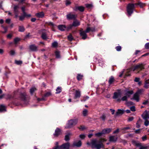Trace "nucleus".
Here are the masks:
<instances>
[{
	"label": "nucleus",
	"mask_w": 149,
	"mask_h": 149,
	"mask_svg": "<svg viewBox=\"0 0 149 149\" xmlns=\"http://www.w3.org/2000/svg\"><path fill=\"white\" fill-rule=\"evenodd\" d=\"M26 95L25 93H14L13 95H8V98L9 99L15 98L22 101L25 102L26 99Z\"/></svg>",
	"instance_id": "1"
},
{
	"label": "nucleus",
	"mask_w": 149,
	"mask_h": 149,
	"mask_svg": "<svg viewBox=\"0 0 149 149\" xmlns=\"http://www.w3.org/2000/svg\"><path fill=\"white\" fill-rule=\"evenodd\" d=\"M91 144L93 147L97 149H100L102 147H104V145L101 141H98L95 139L92 140L91 143L89 142L87 143V145H90Z\"/></svg>",
	"instance_id": "2"
},
{
	"label": "nucleus",
	"mask_w": 149,
	"mask_h": 149,
	"mask_svg": "<svg viewBox=\"0 0 149 149\" xmlns=\"http://www.w3.org/2000/svg\"><path fill=\"white\" fill-rule=\"evenodd\" d=\"M135 8L133 3H129L126 6L127 15L129 17L131 16L133 13Z\"/></svg>",
	"instance_id": "3"
},
{
	"label": "nucleus",
	"mask_w": 149,
	"mask_h": 149,
	"mask_svg": "<svg viewBox=\"0 0 149 149\" xmlns=\"http://www.w3.org/2000/svg\"><path fill=\"white\" fill-rule=\"evenodd\" d=\"M78 121V119L77 118L70 119L68 121L66 128L69 129L73 127L77 124Z\"/></svg>",
	"instance_id": "4"
},
{
	"label": "nucleus",
	"mask_w": 149,
	"mask_h": 149,
	"mask_svg": "<svg viewBox=\"0 0 149 149\" xmlns=\"http://www.w3.org/2000/svg\"><path fill=\"white\" fill-rule=\"evenodd\" d=\"M80 22L77 20H76L73 22L72 24H70L68 26L67 31H68L70 29H72L73 27H77L80 25Z\"/></svg>",
	"instance_id": "5"
},
{
	"label": "nucleus",
	"mask_w": 149,
	"mask_h": 149,
	"mask_svg": "<svg viewBox=\"0 0 149 149\" xmlns=\"http://www.w3.org/2000/svg\"><path fill=\"white\" fill-rule=\"evenodd\" d=\"M73 10L75 11H79L81 12H83L85 10L84 7L82 6H78L77 4L73 8Z\"/></svg>",
	"instance_id": "6"
},
{
	"label": "nucleus",
	"mask_w": 149,
	"mask_h": 149,
	"mask_svg": "<svg viewBox=\"0 0 149 149\" xmlns=\"http://www.w3.org/2000/svg\"><path fill=\"white\" fill-rule=\"evenodd\" d=\"M144 69V66L143 64L136 65L134 66L132 68V69L134 71L138 69H139L140 70H141Z\"/></svg>",
	"instance_id": "7"
},
{
	"label": "nucleus",
	"mask_w": 149,
	"mask_h": 149,
	"mask_svg": "<svg viewBox=\"0 0 149 149\" xmlns=\"http://www.w3.org/2000/svg\"><path fill=\"white\" fill-rule=\"evenodd\" d=\"M67 19L70 20L71 19H75L76 18V16L74 14H72L70 13L67 14L66 15Z\"/></svg>",
	"instance_id": "8"
},
{
	"label": "nucleus",
	"mask_w": 149,
	"mask_h": 149,
	"mask_svg": "<svg viewBox=\"0 0 149 149\" xmlns=\"http://www.w3.org/2000/svg\"><path fill=\"white\" fill-rule=\"evenodd\" d=\"M66 143H63L60 146H55L53 147V149H63V148L64 149H66L67 148Z\"/></svg>",
	"instance_id": "9"
},
{
	"label": "nucleus",
	"mask_w": 149,
	"mask_h": 149,
	"mask_svg": "<svg viewBox=\"0 0 149 149\" xmlns=\"http://www.w3.org/2000/svg\"><path fill=\"white\" fill-rule=\"evenodd\" d=\"M86 33L85 31L83 30H80V35L82 37V38L83 40H85L87 37Z\"/></svg>",
	"instance_id": "10"
},
{
	"label": "nucleus",
	"mask_w": 149,
	"mask_h": 149,
	"mask_svg": "<svg viewBox=\"0 0 149 149\" xmlns=\"http://www.w3.org/2000/svg\"><path fill=\"white\" fill-rule=\"evenodd\" d=\"M61 133V130L59 128H57L55 130V133L53 134L55 137H58Z\"/></svg>",
	"instance_id": "11"
},
{
	"label": "nucleus",
	"mask_w": 149,
	"mask_h": 149,
	"mask_svg": "<svg viewBox=\"0 0 149 149\" xmlns=\"http://www.w3.org/2000/svg\"><path fill=\"white\" fill-rule=\"evenodd\" d=\"M29 49L33 52H36L38 51L37 47L34 44L30 45L29 46Z\"/></svg>",
	"instance_id": "12"
},
{
	"label": "nucleus",
	"mask_w": 149,
	"mask_h": 149,
	"mask_svg": "<svg viewBox=\"0 0 149 149\" xmlns=\"http://www.w3.org/2000/svg\"><path fill=\"white\" fill-rule=\"evenodd\" d=\"M58 29L60 30L63 31L66 29L67 31L68 27H67L64 25H60L58 26Z\"/></svg>",
	"instance_id": "13"
},
{
	"label": "nucleus",
	"mask_w": 149,
	"mask_h": 149,
	"mask_svg": "<svg viewBox=\"0 0 149 149\" xmlns=\"http://www.w3.org/2000/svg\"><path fill=\"white\" fill-rule=\"evenodd\" d=\"M125 110L123 109H118L117 111L116 112L115 115V117H116L117 116L119 115H122L123 114Z\"/></svg>",
	"instance_id": "14"
},
{
	"label": "nucleus",
	"mask_w": 149,
	"mask_h": 149,
	"mask_svg": "<svg viewBox=\"0 0 149 149\" xmlns=\"http://www.w3.org/2000/svg\"><path fill=\"white\" fill-rule=\"evenodd\" d=\"M118 138L115 136H109V141L110 142H116Z\"/></svg>",
	"instance_id": "15"
},
{
	"label": "nucleus",
	"mask_w": 149,
	"mask_h": 149,
	"mask_svg": "<svg viewBox=\"0 0 149 149\" xmlns=\"http://www.w3.org/2000/svg\"><path fill=\"white\" fill-rule=\"evenodd\" d=\"M82 145V142L80 141H79L78 142H74L72 145V146H76L77 147H80Z\"/></svg>",
	"instance_id": "16"
},
{
	"label": "nucleus",
	"mask_w": 149,
	"mask_h": 149,
	"mask_svg": "<svg viewBox=\"0 0 149 149\" xmlns=\"http://www.w3.org/2000/svg\"><path fill=\"white\" fill-rule=\"evenodd\" d=\"M5 69L6 70L5 71V73H4V74L6 78H8V74L10 73V70L8 68L7 66L5 67Z\"/></svg>",
	"instance_id": "17"
},
{
	"label": "nucleus",
	"mask_w": 149,
	"mask_h": 149,
	"mask_svg": "<svg viewBox=\"0 0 149 149\" xmlns=\"http://www.w3.org/2000/svg\"><path fill=\"white\" fill-rule=\"evenodd\" d=\"M121 93L120 92H115L113 93V99H117L118 97L120 96Z\"/></svg>",
	"instance_id": "18"
},
{
	"label": "nucleus",
	"mask_w": 149,
	"mask_h": 149,
	"mask_svg": "<svg viewBox=\"0 0 149 149\" xmlns=\"http://www.w3.org/2000/svg\"><path fill=\"white\" fill-rule=\"evenodd\" d=\"M111 128H105L102 130V132L103 134H108L110 133L111 131Z\"/></svg>",
	"instance_id": "19"
},
{
	"label": "nucleus",
	"mask_w": 149,
	"mask_h": 149,
	"mask_svg": "<svg viewBox=\"0 0 149 149\" xmlns=\"http://www.w3.org/2000/svg\"><path fill=\"white\" fill-rule=\"evenodd\" d=\"M134 93V92L132 90L129 91H127L126 93L125 94V95L127 97V99L128 97H130V95Z\"/></svg>",
	"instance_id": "20"
},
{
	"label": "nucleus",
	"mask_w": 149,
	"mask_h": 149,
	"mask_svg": "<svg viewBox=\"0 0 149 149\" xmlns=\"http://www.w3.org/2000/svg\"><path fill=\"white\" fill-rule=\"evenodd\" d=\"M121 101L127 102V97L126 96H124L122 97L121 99L120 98H118L116 100V101L118 102H120Z\"/></svg>",
	"instance_id": "21"
},
{
	"label": "nucleus",
	"mask_w": 149,
	"mask_h": 149,
	"mask_svg": "<svg viewBox=\"0 0 149 149\" xmlns=\"http://www.w3.org/2000/svg\"><path fill=\"white\" fill-rule=\"evenodd\" d=\"M131 100L133 99L138 102L139 100V95L136 94V93L134 95L133 97L131 98Z\"/></svg>",
	"instance_id": "22"
},
{
	"label": "nucleus",
	"mask_w": 149,
	"mask_h": 149,
	"mask_svg": "<svg viewBox=\"0 0 149 149\" xmlns=\"http://www.w3.org/2000/svg\"><path fill=\"white\" fill-rule=\"evenodd\" d=\"M81 96V93L78 90H76L75 91V95L74 96V99H77V98H79Z\"/></svg>",
	"instance_id": "23"
},
{
	"label": "nucleus",
	"mask_w": 149,
	"mask_h": 149,
	"mask_svg": "<svg viewBox=\"0 0 149 149\" xmlns=\"http://www.w3.org/2000/svg\"><path fill=\"white\" fill-rule=\"evenodd\" d=\"M25 28L23 26L21 25L18 26V31L19 32H23L25 31Z\"/></svg>",
	"instance_id": "24"
},
{
	"label": "nucleus",
	"mask_w": 149,
	"mask_h": 149,
	"mask_svg": "<svg viewBox=\"0 0 149 149\" xmlns=\"http://www.w3.org/2000/svg\"><path fill=\"white\" fill-rule=\"evenodd\" d=\"M132 143L133 145L137 147H140L142 146L141 143H137L136 141L135 140L132 141Z\"/></svg>",
	"instance_id": "25"
},
{
	"label": "nucleus",
	"mask_w": 149,
	"mask_h": 149,
	"mask_svg": "<svg viewBox=\"0 0 149 149\" xmlns=\"http://www.w3.org/2000/svg\"><path fill=\"white\" fill-rule=\"evenodd\" d=\"M115 81L114 77L113 76H111L109 79L108 83L109 85H111Z\"/></svg>",
	"instance_id": "26"
},
{
	"label": "nucleus",
	"mask_w": 149,
	"mask_h": 149,
	"mask_svg": "<svg viewBox=\"0 0 149 149\" xmlns=\"http://www.w3.org/2000/svg\"><path fill=\"white\" fill-rule=\"evenodd\" d=\"M54 53L56 58H61L60 52L59 51L56 50Z\"/></svg>",
	"instance_id": "27"
},
{
	"label": "nucleus",
	"mask_w": 149,
	"mask_h": 149,
	"mask_svg": "<svg viewBox=\"0 0 149 149\" xmlns=\"http://www.w3.org/2000/svg\"><path fill=\"white\" fill-rule=\"evenodd\" d=\"M6 111V107L3 105H0V112H2Z\"/></svg>",
	"instance_id": "28"
},
{
	"label": "nucleus",
	"mask_w": 149,
	"mask_h": 149,
	"mask_svg": "<svg viewBox=\"0 0 149 149\" xmlns=\"http://www.w3.org/2000/svg\"><path fill=\"white\" fill-rule=\"evenodd\" d=\"M36 15L39 18H42L44 16V14L43 12H42L36 13Z\"/></svg>",
	"instance_id": "29"
},
{
	"label": "nucleus",
	"mask_w": 149,
	"mask_h": 149,
	"mask_svg": "<svg viewBox=\"0 0 149 149\" xmlns=\"http://www.w3.org/2000/svg\"><path fill=\"white\" fill-rule=\"evenodd\" d=\"M130 128L129 127H125L121 129V130H122V132L123 134L127 132H126V130H127L130 129Z\"/></svg>",
	"instance_id": "30"
},
{
	"label": "nucleus",
	"mask_w": 149,
	"mask_h": 149,
	"mask_svg": "<svg viewBox=\"0 0 149 149\" xmlns=\"http://www.w3.org/2000/svg\"><path fill=\"white\" fill-rule=\"evenodd\" d=\"M19 8V6L18 5H14L13 7L14 12V13H19L18 9Z\"/></svg>",
	"instance_id": "31"
},
{
	"label": "nucleus",
	"mask_w": 149,
	"mask_h": 149,
	"mask_svg": "<svg viewBox=\"0 0 149 149\" xmlns=\"http://www.w3.org/2000/svg\"><path fill=\"white\" fill-rule=\"evenodd\" d=\"M37 90L36 88L34 87H32L30 90V92L31 95H33L34 92Z\"/></svg>",
	"instance_id": "32"
},
{
	"label": "nucleus",
	"mask_w": 149,
	"mask_h": 149,
	"mask_svg": "<svg viewBox=\"0 0 149 149\" xmlns=\"http://www.w3.org/2000/svg\"><path fill=\"white\" fill-rule=\"evenodd\" d=\"M41 37L44 40H46L47 39V34L45 33H43L42 34Z\"/></svg>",
	"instance_id": "33"
},
{
	"label": "nucleus",
	"mask_w": 149,
	"mask_h": 149,
	"mask_svg": "<svg viewBox=\"0 0 149 149\" xmlns=\"http://www.w3.org/2000/svg\"><path fill=\"white\" fill-rule=\"evenodd\" d=\"M52 95L51 93L50 92H47L46 93L43 95L44 97L45 98V97H48Z\"/></svg>",
	"instance_id": "34"
},
{
	"label": "nucleus",
	"mask_w": 149,
	"mask_h": 149,
	"mask_svg": "<svg viewBox=\"0 0 149 149\" xmlns=\"http://www.w3.org/2000/svg\"><path fill=\"white\" fill-rule=\"evenodd\" d=\"M67 38L68 40L70 41H72L74 39L71 33L68 36Z\"/></svg>",
	"instance_id": "35"
},
{
	"label": "nucleus",
	"mask_w": 149,
	"mask_h": 149,
	"mask_svg": "<svg viewBox=\"0 0 149 149\" xmlns=\"http://www.w3.org/2000/svg\"><path fill=\"white\" fill-rule=\"evenodd\" d=\"M83 76V75H81L80 74H77V80L79 81L82 79Z\"/></svg>",
	"instance_id": "36"
},
{
	"label": "nucleus",
	"mask_w": 149,
	"mask_h": 149,
	"mask_svg": "<svg viewBox=\"0 0 149 149\" xmlns=\"http://www.w3.org/2000/svg\"><path fill=\"white\" fill-rule=\"evenodd\" d=\"M130 72L131 70H127L126 71V73H125V77H127L130 76Z\"/></svg>",
	"instance_id": "37"
},
{
	"label": "nucleus",
	"mask_w": 149,
	"mask_h": 149,
	"mask_svg": "<svg viewBox=\"0 0 149 149\" xmlns=\"http://www.w3.org/2000/svg\"><path fill=\"white\" fill-rule=\"evenodd\" d=\"M146 3H142L141 2L139 1V6L141 8H142L146 6Z\"/></svg>",
	"instance_id": "38"
},
{
	"label": "nucleus",
	"mask_w": 149,
	"mask_h": 149,
	"mask_svg": "<svg viewBox=\"0 0 149 149\" xmlns=\"http://www.w3.org/2000/svg\"><path fill=\"white\" fill-rule=\"evenodd\" d=\"M70 134V133H69L65 136V141H68L70 140L69 136Z\"/></svg>",
	"instance_id": "39"
},
{
	"label": "nucleus",
	"mask_w": 149,
	"mask_h": 149,
	"mask_svg": "<svg viewBox=\"0 0 149 149\" xmlns=\"http://www.w3.org/2000/svg\"><path fill=\"white\" fill-rule=\"evenodd\" d=\"M20 40V39L18 37L15 38L14 39V44H17V42Z\"/></svg>",
	"instance_id": "40"
},
{
	"label": "nucleus",
	"mask_w": 149,
	"mask_h": 149,
	"mask_svg": "<svg viewBox=\"0 0 149 149\" xmlns=\"http://www.w3.org/2000/svg\"><path fill=\"white\" fill-rule=\"evenodd\" d=\"M61 87H58L56 89V94L59 93L61 92Z\"/></svg>",
	"instance_id": "41"
},
{
	"label": "nucleus",
	"mask_w": 149,
	"mask_h": 149,
	"mask_svg": "<svg viewBox=\"0 0 149 149\" xmlns=\"http://www.w3.org/2000/svg\"><path fill=\"white\" fill-rule=\"evenodd\" d=\"M142 117L145 120H147L148 118H149V115L148 113H146L144 116H142Z\"/></svg>",
	"instance_id": "42"
},
{
	"label": "nucleus",
	"mask_w": 149,
	"mask_h": 149,
	"mask_svg": "<svg viewBox=\"0 0 149 149\" xmlns=\"http://www.w3.org/2000/svg\"><path fill=\"white\" fill-rule=\"evenodd\" d=\"M58 45V43L56 41H54L52 44V46L54 47H56Z\"/></svg>",
	"instance_id": "43"
},
{
	"label": "nucleus",
	"mask_w": 149,
	"mask_h": 149,
	"mask_svg": "<svg viewBox=\"0 0 149 149\" xmlns=\"http://www.w3.org/2000/svg\"><path fill=\"white\" fill-rule=\"evenodd\" d=\"M15 52L14 50H11L9 52V54L10 56H12L15 55Z\"/></svg>",
	"instance_id": "44"
},
{
	"label": "nucleus",
	"mask_w": 149,
	"mask_h": 149,
	"mask_svg": "<svg viewBox=\"0 0 149 149\" xmlns=\"http://www.w3.org/2000/svg\"><path fill=\"white\" fill-rule=\"evenodd\" d=\"M103 133H102V131H101V132H98L97 133H96L95 134V135L97 137H99L101 136L102 134H103Z\"/></svg>",
	"instance_id": "45"
},
{
	"label": "nucleus",
	"mask_w": 149,
	"mask_h": 149,
	"mask_svg": "<svg viewBox=\"0 0 149 149\" xmlns=\"http://www.w3.org/2000/svg\"><path fill=\"white\" fill-rule=\"evenodd\" d=\"M89 98V97L88 96H84L83 97V99L82 100H81V101L82 102H85Z\"/></svg>",
	"instance_id": "46"
},
{
	"label": "nucleus",
	"mask_w": 149,
	"mask_h": 149,
	"mask_svg": "<svg viewBox=\"0 0 149 149\" xmlns=\"http://www.w3.org/2000/svg\"><path fill=\"white\" fill-rule=\"evenodd\" d=\"M46 24L48 25H50L52 26L53 27H54L55 26H56L55 24H54L53 23L51 22H47Z\"/></svg>",
	"instance_id": "47"
},
{
	"label": "nucleus",
	"mask_w": 149,
	"mask_h": 149,
	"mask_svg": "<svg viewBox=\"0 0 149 149\" xmlns=\"http://www.w3.org/2000/svg\"><path fill=\"white\" fill-rule=\"evenodd\" d=\"M143 92V90L140 89L138 90L136 93L139 95L141 94Z\"/></svg>",
	"instance_id": "48"
},
{
	"label": "nucleus",
	"mask_w": 149,
	"mask_h": 149,
	"mask_svg": "<svg viewBox=\"0 0 149 149\" xmlns=\"http://www.w3.org/2000/svg\"><path fill=\"white\" fill-rule=\"evenodd\" d=\"M88 110L87 109H85L83 111V114L84 116L87 115Z\"/></svg>",
	"instance_id": "49"
},
{
	"label": "nucleus",
	"mask_w": 149,
	"mask_h": 149,
	"mask_svg": "<svg viewBox=\"0 0 149 149\" xmlns=\"http://www.w3.org/2000/svg\"><path fill=\"white\" fill-rule=\"evenodd\" d=\"M115 49L117 51H121L122 47L121 46H118L116 47Z\"/></svg>",
	"instance_id": "50"
},
{
	"label": "nucleus",
	"mask_w": 149,
	"mask_h": 149,
	"mask_svg": "<svg viewBox=\"0 0 149 149\" xmlns=\"http://www.w3.org/2000/svg\"><path fill=\"white\" fill-rule=\"evenodd\" d=\"M19 20L20 21H23V20H24V18H25L23 14L21 16H19Z\"/></svg>",
	"instance_id": "51"
},
{
	"label": "nucleus",
	"mask_w": 149,
	"mask_h": 149,
	"mask_svg": "<svg viewBox=\"0 0 149 149\" xmlns=\"http://www.w3.org/2000/svg\"><path fill=\"white\" fill-rule=\"evenodd\" d=\"M15 63L18 65H20L22 64V61H21L15 60Z\"/></svg>",
	"instance_id": "52"
},
{
	"label": "nucleus",
	"mask_w": 149,
	"mask_h": 149,
	"mask_svg": "<svg viewBox=\"0 0 149 149\" xmlns=\"http://www.w3.org/2000/svg\"><path fill=\"white\" fill-rule=\"evenodd\" d=\"M24 17H31V15L30 14H28L26 13H24V14H23Z\"/></svg>",
	"instance_id": "53"
},
{
	"label": "nucleus",
	"mask_w": 149,
	"mask_h": 149,
	"mask_svg": "<svg viewBox=\"0 0 149 149\" xmlns=\"http://www.w3.org/2000/svg\"><path fill=\"white\" fill-rule=\"evenodd\" d=\"M80 130L83 131L85 129V127L83 125H80L79 127H78Z\"/></svg>",
	"instance_id": "54"
},
{
	"label": "nucleus",
	"mask_w": 149,
	"mask_h": 149,
	"mask_svg": "<svg viewBox=\"0 0 149 149\" xmlns=\"http://www.w3.org/2000/svg\"><path fill=\"white\" fill-rule=\"evenodd\" d=\"M38 101H45L46 100L45 98L43 96H42V97L41 98H38Z\"/></svg>",
	"instance_id": "55"
},
{
	"label": "nucleus",
	"mask_w": 149,
	"mask_h": 149,
	"mask_svg": "<svg viewBox=\"0 0 149 149\" xmlns=\"http://www.w3.org/2000/svg\"><path fill=\"white\" fill-rule=\"evenodd\" d=\"M65 1V5L67 6L69 5L71 3V2L68 0H66Z\"/></svg>",
	"instance_id": "56"
},
{
	"label": "nucleus",
	"mask_w": 149,
	"mask_h": 149,
	"mask_svg": "<svg viewBox=\"0 0 149 149\" xmlns=\"http://www.w3.org/2000/svg\"><path fill=\"white\" fill-rule=\"evenodd\" d=\"M106 118V116L104 114H103L100 117V118L102 119V120L103 121H104Z\"/></svg>",
	"instance_id": "57"
},
{
	"label": "nucleus",
	"mask_w": 149,
	"mask_h": 149,
	"mask_svg": "<svg viewBox=\"0 0 149 149\" xmlns=\"http://www.w3.org/2000/svg\"><path fill=\"white\" fill-rule=\"evenodd\" d=\"M130 110L133 112L135 111H136L135 107L134 106H132L130 108Z\"/></svg>",
	"instance_id": "58"
},
{
	"label": "nucleus",
	"mask_w": 149,
	"mask_h": 149,
	"mask_svg": "<svg viewBox=\"0 0 149 149\" xmlns=\"http://www.w3.org/2000/svg\"><path fill=\"white\" fill-rule=\"evenodd\" d=\"M145 47L146 49H149V43H147L145 44Z\"/></svg>",
	"instance_id": "59"
},
{
	"label": "nucleus",
	"mask_w": 149,
	"mask_h": 149,
	"mask_svg": "<svg viewBox=\"0 0 149 149\" xmlns=\"http://www.w3.org/2000/svg\"><path fill=\"white\" fill-rule=\"evenodd\" d=\"M149 124V121L147 120H145L144 122V125L146 126H148Z\"/></svg>",
	"instance_id": "60"
},
{
	"label": "nucleus",
	"mask_w": 149,
	"mask_h": 149,
	"mask_svg": "<svg viewBox=\"0 0 149 149\" xmlns=\"http://www.w3.org/2000/svg\"><path fill=\"white\" fill-rule=\"evenodd\" d=\"M91 28L90 27H88L87 28L86 30L85 31L86 33H89L90 31H91Z\"/></svg>",
	"instance_id": "61"
},
{
	"label": "nucleus",
	"mask_w": 149,
	"mask_h": 149,
	"mask_svg": "<svg viewBox=\"0 0 149 149\" xmlns=\"http://www.w3.org/2000/svg\"><path fill=\"white\" fill-rule=\"evenodd\" d=\"M85 6L86 7L88 8H90L92 6V4H85Z\"/></svg>",
	"instance_id": "62"
},
{
	"label": "nucleus",
	"mask_w": 149,
	"mask_h": 149,
	"mask_svg": "<svg viewBox=\"0 0 149 149\" xmlns=\"http://www.w3.org/2000/svg\"><path fill=\"white\" fill-rule=\"evenodd\" d=\"M79 136L82 139H84L85 137V136L84 134H80Z\"/></svg>",
	"instance_id": "63"
},
{
	"label": "nucleus",
	"mask_w": 149,
	"mask_h": 149,
	"mask_svg": "<svg viewBox=\"0 0 149 149\" xmlns=\"http://www.w3.org/2000/svg\"><path fill=\"white\" fill-rule=\"evenodd\" d=\"M148 146H141L139 148V149H148Z\"/></svg>",
	"instance_id": "64"
}]
</instances>
